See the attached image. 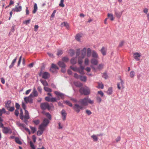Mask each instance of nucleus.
I'll return each mask as SVG.
<instances>
[{"mask_svg":"<svg viewBox=\"0 0 149 149\" xmlns=\"http://www.w3.org/2000/svg\"><path fill=\"white\" fill-rule=\"evenodd\" d=\"M78 102L80 103V105L78 103L74 104L73 107V109L77 113H78L81 110L85 108L84 107L87 106L88 104H93L94 103V102L93 100H91L87 97L80 99L78 101Z\"/></svg>","mask_w":149,"mask_h":149,"instance_id":"nucleus-1","label":"nucleus"},{"mask_svg":"<svg viewBox=\"0 0 149 149\" xmlns=\"http://www.w3.org/2000/svg\"><path fill=\"white\" fill-rule=\"evenodd\" d=\"M19 118L22 120H23V122L26 124H27V120L30 118L29 112L27 110H25L24 115L23 114L22 110L21 109L20 110Z\"/></svg>","mask_w":149,"mask_h":149,"instance_id":"nucleus-2","label":"nucleus"},{"mask_svg":"<svg viewBox=\"0 0 149 149\" xmlns=\"http://www.w3.org/2000/svg\"><path fill=\"white\" fill-rule=\"evenodd\" d=\"M79 92L81 94H84V95H88L90 93V89L87 86L81 88L79 90Z\"/></svg>","mask_w":149,"mask_h":149,"instance_id":"nucleus-3","label":"nucleus"},{"mask_svg":"<svg viewBox=\"0 0 149 149\" xmlns=\"http://www.w3.org/2000/svg\"><path fill=\"white\" fill-rule=\"evenodd\" d=\"M54 93L57 97V100H59L61 99H63L64 98L65 95L64 94L57 91H55Z\"/></svg>","mask_w":149,"mask_h":149,"instance_id":"nucleus-4","label":"nucleus"},{"mask_svg":"<svg viewBox=\"0 0 149 149\" xmlns=\"http://www.w3.org/2000/svg\"><path fill=\"white\" fill-rule=\"evenodd\" d=\"M49 123V121L46 118H44L42 123L40 125L41 128H45L47 126Z\"/></svg>","mask_w":149,"mask_h":149,"instance_id":"nucleus-5","label":"nucleus"},{"mask_svg":"<svg viewBox=\"0 0 149 149\" xmlns=\"http://www.w3.org/2000/svg\"><path fill=\"white\" fill-rule=\"evenodd\" d=\"M40 107L42 109L45 110L46 109L49 110L51 109L50 106L47 102L42 103L40 104Z\"/></svg>","mask_w":149,"mask_h":149,"instance_id":"nucleus-6","label":"nucleus"},{"mask_svg":"<svg viewBox=\"0 0 149 149\" xmlns=\"http://www.w3.org/2000/svg\"><path fill=\"white\" fill-rule=\"evenodd\" d=\"M33 95L32 94H31L28 97H26L24 98V100L26 103H33L32 97Z\"/></svg>","mask_w":149,"mask_h":149,"instance_id":"nucleus-7","label":"nucleus"},{"mask_svg":"<svg viewBox=\"0 0 149 149\" xmlns=\"http://www.w3.org/2000/svg\"><path fill=\"white\" fill-rule=\"evenodd\" d=\"M58 69V68L56 65L52 64L50 70L52 73H55L56 72V70Z\"/></svg>","mask_w":149,"mask_h":149,"instance_id":"nucleus-8","label":"nucleus"},{"mask_svg":"<svg viewBox=\"0 0 149 149\" xmlns=\"http://www.w3.org/2000/svg\"><path fill=\"white\" fill-rule=\"evenodd\" d=\"M120 82L118 83L117 84V87L118 89L120 90L121 88H124V81L121 79H120Z\"/></svg>","mask_w":149,"mask_h":149,"instance_id":"nucleus-9","label":"nucleus"},{"mask_svg":"<svg viewBox=\"0 0 149 149\" xmlns=\"http://www.w3.org/2000/svg\"><path fill=\"white\" fill-rule=\"evenodd\" d=\"M86 48L85 47L81 50V56L79 57L78 59L80 58L83 60V59L84 58L86 55Z\"/></svg>","mask_w":149,"mask_h":149,"instance_id":"nucleus-10","label":"nucleus"},{"mask_svg":"<svg viewBox=\"0 0 149 149\" xmlns=\"http://www.w3.org/2000/svg\"><path fill=\"white\" fill-rule=\"evenodd\" d=\"M141 56L140 53L135 52L133 56L136 61H138L139 60V58Z\"/></svg>","mask_w":149,"mask_h":149,"instance_id":"nucleus-11","label":"nucleus"},{"mask_svg":"<svg viewBox=\"0 0 149 149\" xmlns=\"http://www.w3.org/2000/svg\"><path fill=\"white\" fill-rule=\"evenodd\" d=\"M3 132L4 134H11L12 132L10 128L5 127H3Z\"/></svg>","mask_w":149,"mask_h":149,"instance_id":"nucleus-12","label":"nucleus"},{"mask_svg":"<svg viewBox=\"0 0 149 149\" xmlns=\"http://www.w3.org/2000/svg\"><path fill=\"white\" fill-rule=\"evenodd\" d=\"M104 66V65L103 64H100L97 67V68H95L93 65H91V67L94 71H96L97 69L99 70H100L102 69L103 68Z\"/></svg>","mask_w":149,"mask_h":149,"instance_id":"nucleus-13","label":"nucleus"},{"mask_svg":"<svg viewBox=\"0 0 149 149\" xmlns=\"http://www.w3.org/2000/svg\"><path fill=\"white\" fill-rule=\"evenodd\" d=\"M22 10V6H17L15 8L12 9V11L16 12H20Z\"/></svg>","mask_w":149,"mask_h":149,"instance_id":"nucleus-14","label":"nucleus"},{"mask_svg":"<svg viewBox=\"0 0 149 149\" xmlns=\"http://www.w3.org/2000/svg\"><path fill=\"white\" fill-rule=\"evenodd\" d=\"M98 58H92L91 60V63L94 65H97L98 63Z\"/></svg>","mask_w":149,"mask_h":149,"instance_id":"nucleus-15","label":"nucleus"},{"mask_svg":"<svg viewBox=\"0 0 149 149\" xmlns=\"http://www.w3.org/2000/svg\"><path fill=\"white\" fill-rule=\"evenodd\" d=\"M61 114L63 117V120L64 121L66 118L67 113L64 110H63L61 111Z\"/></svg>","mask_w":149,"mask_h":149,"instance_id":"nucleus-16","label":"nucleus"},{"mask_svg":"<svg viewBox=\"0 0 149 149\" xmlns=\"http://www.w3.org/2000/svg\"><path fill=\"white\" fill-rule=\"evenodd\" d=\"M50 75L49 73L47 72H45L43 73L42 77L45 79H47L49 77Z\"/></svg>","mask_w":149,"mask_h":149,"instance_id":"nucleus-17","label":"nucleus"},{"mask_svg":"<svg viewBox=\"0 0 149 149\" xmlns=\"http://www.w3.org/2000/svg\"><path fill=\"white\" fill-rule=\"evenodd\" d=\"M102 134H97V135L93 134L91 136V138L93 139V141H97L98 140V137L97 136H102Z\"/></svg>","mask_w":149,"mask_h":149,"instance_id":"nucleus-18","label":"nucleus"},{"mask_svg":"<svg viewBox=\"0 0 149 149\" xmlns=\"http://www.w3.org/2000/svg\"><path fill=\"white\" fill-rule=\"evenodd\" d=\"M39 129L40 130H38L37 132V134L38 135L40 136L42 134L43 132V131L45 129L42 128H41L39 126Z\"/></svg>","mask_w":149,"mask_h":149,"instance_id":"nucleus-19","label":"nucleus"},{"mask_svg":"<svg viewBox=\"0 0 149 149\" xmlns=\"http://www.w3.org/2000/svg\"><path fill=\"white\" fill-rule=\"evenodd\" d=\"M83 61L82 59H81L80 58L78 59V63L80 65V67L79 68L81 69L82 70H84V67L81 65Z\"/></svg>","mask_w":149,"mask_h":149,"instance_id":"nucleus-20","label":"nucleus"},{"mask_svg":"<svg viewBox=\"0 0 149 149\" xmlns=\"http://www.w3.org/2000/svg\"><path fill=\"white\" fill-rule=\"evenodd\" d=\"M58 65L62 68H65L66 65L63 61H59L58 63Z\"/></svg>","mask_w":149,"mask_h":149,"instance_id":"nucleus-21","label":"nucleus"},{"mask_svg":"<svg viewBox=\"0 0 149 149\" xmlns=\"http://www.w3.org/2000/svg\"><path fill=\"white\" fill-rule=\"evenodd\" d=\"M16 124L18 126L21 127L20 128L21 130H22V129L24 127V125L21 123L19 121H17L16 123Z\"/></svg>","mask_w":149,"mask_h":149,"instance_id":"nucleus-22","label":"nucleus"},{"mask_svg":"<svg viewBox=\"0 0 149 149\" xmlns=\"http://www.w3.org/2000/svg\"><path fill=\"white\" fill-rule=\"evenodd\" d=\"M92 56L93 58H98V56L97 54L94 51H93L92 52Z\"/></svg>","mask_w":149,"mask_h":149,"instance_id":"nucleus-23","label":"nucleus"},{"mask_svg":"<svg viewBox=\"0 0 149 149\" xmlns=\"http://www.w3.org/2000/svg\"><path fill=\"white\" fill-rule=\"evenodd\" d=\"M17 56L12 61L11 64L9 66V68L10 69L13 67L15 63L16 62L17 60Z\"/></svg>","mask_w":149,"mask_h":149,"instance_id":"nucleus-24","label":"nucleus"},{"mask_svg":"<svg viewBox=\"0 0 149 149\" xmlns=\"http://www.w3.org/2000/svg\"><path fill=\"white\" fill-rule=\"evenodd\" d=\"M38 9L37 5L36 3H35L33 6V10L32 13L33 14L35 13Z\"/></svg>","mask_w":149,"mask_h":149,"instance_id":"nucleus-25","label":"nucleus"},{"mask_svg":"<svg viewBox=\"0 0 149 149\" xmlns=\"http://www.w3.org/2000/svg\"><path fill=\"white\" fill-rule=\"evenodd\" d=\"M11 103V102L10 100L8 101L7 103H6L5 107L7 109L10 107Z\"/></svg>","mask_w":149,"mask_h":149,"instance_id":"nucleus-26","label":"nucleus"},{"mask_svg":"<svg viewBox=\"0 0 149 149\" xmlns=\"http://www.w3.org/2000/svg\"><path fill=\"white\" fill-rule=\"evenodd\" d=\"M74 85L78 87H81L82 86V84L79 82L76 81L74 83Z\"/></svg>","mask_w":149,"mask_h":149,"instance_id":"nucleus-27","label":"nucleus"},{"mask_svg":"<svg viewBox=\"0 0 149 149\" xmlns=\"http://www.w3.org/2000/svg\"><path fill=\"white\" fill-rule=\"evenodd\" d=\"M112 87L109 88L107 91V94L109 95H110L112 94Z\"/></svg>","mask_w":149,"mask_h":149,"instance_id":"nucleus-28","label":"nucleus"},{"mask_svg":"<svg viewBox=\"0 0 149 149\" xmlns=\"http://www.w3.org/2000/svg\"><path fill=\"white\" fill-rule=\"evenodd\" d=\"M91 50L90 48H88L87 49V56L89 57L91 56Z\"/></svg>","mask_w":149,"mask_h":149,"instance_id":"nucleus-29","label":"nucleus"},{"mask_svg":"<svg viewBox=\"0 0 149 149\" xmlns=\"http://www.w3.org/2000/svg\"><path fill=\"white\" fill-rule=\"evenodd\" d=\"M81 37V36L79 34H77L75 37V38L77 41L80 42V38Z\"/></svg>","mask_w":149,"mask_h":149,"instance_id":"nucleus-30","label":"nucleus"},{"mask_svg":"<svg viewBox=\"0 0 149 149\" xmlns=\"http://www.w3.org/2000/svg\"><path fill=\"white\" fill-rule=\"evenodd\" d=\"M107 16L110 18V19L111 21H112L114 20V17L112 14L108 13L107 14Z\"/></svg>","mask_w":149,"mask_h":149,"instance_id":"nucleus-31","label":"nucleus"},{"mask_svg":"<svg viewBox=\"0 0 149 149\" xmlns=\"http://www.w3.org/2000/svg\"><path fill=\"white\" fill-rule=\"evenodd\" d=\"M98 84V86L97 87V88H100L101 89H103L104 88V85L102 83H97Z\"/></svg>","mask_w":149,"mask_h":149,"instance_id":"nucleus-32","label":"nucleus"},{"mask_svg":"<svg viewBox=\"0 0 149 149\" xmlns=\"http://www.w3.org/2000/svg\"><path fill=\"white\" fill-rule=\"evenodd\" d=\"M6 111L4 108H3L1 109H0V116H2V114L4 113H5Z\"/></svg>","mask_w":149,"mask_h":149,"instance_id":"nucleus-33","label":"nucleus"},{"mask_svg":"<svg viewBox=\"0 0 149 149\" xmlns=\"http://www.w3.org/2000/svg\"><path fill=\"white\" fill-rule=\"evenodd\" d=\"M32 93L34 97H36L38 95V92L35 88L33 89Z\"/></svg>","mask_w":149,"mask_h":149,"instance_id":"nucleus-34","label":"nucleus"},{"mask_svg":"<svg viewBox=\"0 0 149 149\" xmlns=\"http://www.w3.org/2000/svg\"><path fill=\"white\" fill-rule=\"evenodd\" d=\"M15 141L18 144L21 145L22 144V142L20 141L19 138L16 137L15 138Z\"/></svg>","mask_w":149,"mask_h":149,"instance_id":"nucleus-35","label":"nucleus"},{"mask_svg":"<svg viewBox=\"0 0 149 149\" xmlns=\"http://www.w3.org/2000/svg\"><path fill=\"white\" fill-rule=\"evenodd\" d=\"M101 51L103 55H105L106 54V50L104 47H102L101 50Z\"/></svg>","mask_w":149,"mask_h":149,"instance_id":"nucleus-36","label":"nucleus"},{"mask_svg":"<svg viewBox=\"0 0 149 149\" xmlns=\"http://www.w3.org/2000/svg\"><path fill=\"white\" fill-rule=\"evenodd\" d=\"M80 80L83 81H86V78L85 76H80Z\"/></svg>","mask_w":149,"mask_h":149,"instance_id":"nucleus-37","label":"nucleus"},{"mask_svg":"<svg viewBox=\"0 0 149 149\" xmlns=\"http://www.w3.org/2000/svg\"><path fill=\"white\" fill-rule=\"evenodd\" d=\"M76 58H72L71 61L70 62L72 64H74L76 63Z\"/></svg>","mask_w":149,"mask_h":149,"instance_id":"nucleus-38","label":"nucleus"},{"mask_svg":"<svg viewBox=\"0 0 149 149\" xmlns=\"http://www.w3.org/2000/svg\"><path fill=\"white\" fill-rule=\"evenodd\" d=\"M44 89L45 91L48 92H51L52 91V89L47 87H44Z\"/></svg>","mask_w":149,"mask_h":149,"instance_id":"nucleus-39","label":"nucleus"},{"mask_svg":"<svg viewBox=\"0 0 149 149\" xmlns=\"http://www.w3.org/2000/svg\"><path fill=\"white\" fill-rule=\"evenodd\" d=\"M40 81L44 86H48V83L46 81L42 80H41Z\"/></svg>","mask_w":149,"mask_h":149,"instance_id":"nucleus-40","label":"nucleus"},{"mask_svg":"<svg viewBox=\"0 0 149 149\" xmlns=\"http://www.w3.org/2000/svg\"><path fill=\"white\" fill-rule=\"evenodd\" d=\"M45 114L46 117L49 119L51 120L52 118L51 115L49 113H46Z\"/></svg>","mask_w":149,"mask_h":149,"instance_id":"nucleus-41","label":"nucleus"},{"mask_svg":"<svg viewBox=\"0 0 149 149\" xmlns=\"http://www.w3.org/2000/svg\"><path fill=\"white\" fill-rule=\"evenodd\" d=\"M115 14L116 15L117 17L118 18H120V16L122 15V13H120L119 12H115Z\"/></svg>","mask_w":149,"mask_h":149,"instance_id":"nucleus-42","label":"nucleus"},{"mask_svg":"<svg viewBox=\"0 0 149 149\" xmlns=\"http://www.w3.org/2000/svg\"><path fill=\"white\" fill-rule=\"evenodd\" d=\"M64 102L66 103L67 105H68L70 107H72V104L69 101H64Z\"/></svg>","mask_w":149,"mask_h":149,"instance_id":"nucleus-43","label":"nucleus"},{"mask_svg":"<svg viewBox=\"0 0 149 149\" xmlns=\"http://www.w3.org/2000/svg\"><path fill=\"white\" fill-rule=\"evenodd\" d=\"M135 75V72L134 71H131L130 74V76L131 78L134 77Z\"/></svg>","mask_w":149,"mask_h":149,"instance_id":"nucleus-44","label":"nucleus"},{"mask_svg":"<svg viewBox=\"0 0 149 149\" xmlns=\"http://www.w3.org/2000/svg\"><path fill=\"white\" fill-rule=\"evenodd\" d=\"M64 0H61L60 3L59 4V6L62 7H64L65 6L63 2Z\"/></svg>","mask_w":149,"mask_h":149,"instance_id":"nucleus-45","label":"nucleus"},{"mask_svg":"<svg viewBox=\"0 0 149 149\" xmlns=\"http://www.w3.org/2000/svg\"><path fill=\"white\" fill-rule=\"evenodd\" d=\"M70 68L74 71H77L78 70V68L76 67H73L72 66H71L70 67Z\"/></svg>","mask_w":149,"mask_h":149,"instance_id":"nucleus-46","label":"nucleus"},{"mask_svg":"<svg viewBox=\"0 0 149 149\" xmlns=\"http://www.w3.org/2000/svg\"><path fill=\"white\" fill-rule=\"evenodd\" d=\"M96 100L97 102L100 103L102 101L101 98L99 96H97L96 98Z\"/></svg>","mask_w":149,"mask_h":149,"instance_id":"nucleus-47","label":"nucleus"},{"mask_svg":"<svg viewBox=\"0 0 149 149\" xmlns=\"http://www.w3.org/2000/svg\"><path fill=\"white\" fill-rule=\"evenodd\" d=\"M63 51L61 50H58L57 51V54L58 56L61 55L63 54Z\"/></svg>","mask_w":149,"mask_h":149,"instance_id":"nucleus-48","label":"nucleus"},{"mask_svg":"<svg viewBox=\"0 0 149 149\" xmlns=\"http://www.w3.org/2000/svg\"><path fill=\"white\" fill-rule=\"evenodd\" d=\"M69 60L68 58L66 57H64L62 58V61H63L64 62H68Z\"/></svg>","mask_w":149,"mask_h":149,"instance_id":"nucleus-49","label":"nucleus"},{"mask_svg":"<svg viewBox=\"0 0 149 149\" xmlns=\"http://www.w3.org/2000/svg\"><path fill=\"white\" fill-rule=\"evenodd\" d=\"M69 53L70 55L71 56H72L74 54V50L72 49H70V50Z\"/></svg>","mask_w":149,"mask_h":149,"instance_id":"nucleus-50","label":"nucleus"},{"mask_svg":"<svg viewBox=\"0 0 149 149\" xmlns=\"http://www.w3.org/2000/svg\"><path fill=\"white\" fill-rule=\"evenodd\" d=\"M89 60L88 58H85L84 61L85 64L86 65H88Z\"/></svg>","mask_w":149,"mask_h":149,"instance_id":"nucleus-51","label":"nucleus"},{"mask_svg":"<svg viewBox=\"0 0 149 149\" xmlns=\"http://www.w3.org/2000/svg\"><path fill=\"white\" fill-rule=\"evenodd\" d=\"M30 144L31 147V149H35V148L34 146V144L31 141H30Z\"/></svg>","mask_w":149,"mask_h":149,"instance_id":"nucleus-52","label":"nucleus"},{"mask_svg":"<svg viewBox=\"0 0 149 149\" xmlns=\"http://www.w3.org/2000/svg\"><path fill=\"white\" fill-rule=\"evenodd\" d=\"M98 94H99L102 97L104 96V93L102 91H98L97 92Z\"/></svg>","mask_w":149,"mask_h":149,"instance_id":"nucleus-53","label":"nucleus"},{"mask_svg":"<svg viewBox=\"0 0 149 149\" xmlns=\"http://www.w3.org/2000/svg\"><path fill=\"white\" fill-rule=\"evenodd\" d=\"M86 113L88 115H90L92 114V112L89 110L87 109L86 110Z\"/></svg>","mask_w":149,"mask_h":149,"instance_id":"nucleus-54","label":"nucleus"},{"mask_svg":"<svg viewBox=\"0 0 149 149\" xmlns=\"http://www.w3.org/2000/svg\"><path fill=\"white\" fill-rule=\"evenodd\" d=\"M57 100V99H56L55 97H52L51 98L50 102H56Z\"/></svg>","mask_w":149,"mask_h":149,"instance_id":"nucleus-55","label":"nucleus"},{"mask_svg":"<svg viewBox=\"0 0 149 149\" xmlns=\"http://www.w3.org/2000/svg\"><path fill=\"white\" fill-rule=\"evenodd\" d=\"M33 122L36 125L40 123V121L38 120H34Z\"/></svg>","mask_w":149,"mask_h":149,"instance_id":"nucleus-56","label":"nucleus"},{"mask_svg":"<svg viewBox=\"0 0 149 149\" xmlns=\"http://www.w3.org/2000/svg\"><path fill=\"white\" fill-rule=\"evenodd\" d=\"M84 70H82L81 69H80V68H78V71L81 74H83L84 73Z\"/></svg>","mask_w":149,"mask_h":149,"instance_id":"nucleus-57","label":"nucleus"},{"mask_svg":"<svg viewBox=\"0 0 149 149\" xmlns=\"http://www.w3.org/2000/svg\"><path fill=\"white\" fill-rule=\"evenodd\" d=\"M22 107L23 108V109H24L25 110H26V106L24 104V103L23 102H22Z\"/></svg>","mask_w":149,"mask_h":149,"instance_id":"nucleus-58","label":"nucleus"},{"mask_svg":"<svg viewBox=\"0 0 149 149\" xmlns=\"http://www.w3.org/2000/svg\"><path fill=\"white\" fill-rule=\"evenodd\" d=\"M20 106L19 104L17 103H15V107L18 110L19 109Z\"/></svg>","mask_w":149,"mask_h":149,"instance_id":"nucleus-59","label":"nucleus"},{"mask_svg":"<svg viewBox=\"0 0 149 149\" xmlns=\"http://www.w3.org/2000/svg\"><path fill=\"white\" fill-rule=\"evenodd\" d=\"M7 109L10 111H13L14 110V107H10V108Z\"/></svg>","mask_w":149,"mask_h":149,"instance_id":"nucleus-60","label":"nucleus"},{"mask_svg":"<svg viewBox=\"0 0 149 149\" xmlns=\"http://www.w3.org/2000/svg\"><path fill=\"white\" fill-rule=\"evenodd\" d=\"M33 133H34L36 131L35 128L33 127H30Z\"/></svg>","mask_w":149,"mask_h":149,"instance_id":"nucleus-61","label":"nucleus"},{"mask_svg":"<svg viewBox=\"0 0 149 149\" xmlns=\"http://www.w3.org/2000/svg\"><path fill=\"white\" fill-rule=\"evenodd\" d=\"M80 76L78 75V74L77 73H75L74 74V77L77 79H78L79 78H80Z\"/></svg>","mask_w":149,"mask_h":149,"instance_id":"nucleus-62","label":"nucleus"},{"mask_svg":"<svg viewBox=\"0 0 149 149\" xmlns=\"http://www.w3.org/2000/svg\"><path fill=\"white\" fill-rule=\"evenodd\" d=\"M30 21V19L26 20L23 22V23L25 24H29V23Z\"/></svg>","mask_w":149,"mask_h":149,"instance_id":"nucleus-63","label":"nucleus"},{"mask_svg":"<svg viewBox=\"0 0 149 149\" xmlns=\"http://www.w3.org/2000/svg\"><path fill=\"white\" fill-rule=\"evenodd\" d=\"M45 100L48 102H50L51 98L49 97H45Z\"/></svg>","mask_w":149,"mask_h":149,"instance_id":"nucleus-64","label":"nucleus"}]
</instances>
